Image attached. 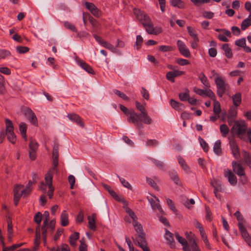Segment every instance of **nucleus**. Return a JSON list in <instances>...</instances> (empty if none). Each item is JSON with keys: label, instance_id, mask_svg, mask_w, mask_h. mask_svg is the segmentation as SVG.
<instances>
[{"label": "nucleus", "instance_id": "obj_1", "mask_svg": "<svg viewBox=\"0 0 251 251\" xmlns=\"http://www.w3.org/2000/svg\"><path fill=\"white\" fill-rule=\"evenodd\" d=\"M59 145L57 142L54 143L52 152V167L50 169L45 175V179L46 183L48 187L52 186L53 174L54 172H57V167L58 166V157H59Z\"/></svg>", "mask_w": 251, "mask_h": 251}, {"label": "nucleus", "instance_id": "obj_2", "mask_svg": "<svg viewBox=\"0 0 251 251\" xmlns=\"http://www.w3.org/2000/svg\"><path fill=\"white\" fill-rule=\"evenodd\" d=\"M120 109L128 117L127 121L129 123L134 124L137 128L141 129L143 127L142 123L139 120V116L138 114L134 111L133 109H128L126 106L122 104H120Z\"/></svg>", "mask_w": 251, "mask_h": 251}, {"label": "nucleus", "instance_id": "obj_3", "mask_svg": "<svg viewBox=\"0 0 251 251\" xmlns=\"http://www.w3.org/2000/svg\"><path fill=\"white\" fill-rule=\"evenodd\" d=\"M247 124L244 121L238 120L235 121L231 131L239 138H242L246 132H247Z\"/></svg>", "mask_w": 251, "mask_h": 251}, {"label": "nucleus", "instance_id": "obj_4", "mask_svg": "<svg viewBox=\"0 0 251 251\" xmlns=\"http://www.w3.org/2000/svg\"><path fill=\"white\" fill-rule=\"evenodd\" d=\"M135 105L137 109L141 112L140 114H138L139 116V120L142 123L143 122L146 124H151L152 123L151 119L148 116V113L144 106L141 103L136 101Z\"/></svg>", "mask_w": 251, "mask_h": 251}, {"label": "nucleus", "instance_id": "obj_5", "mask_svg": "<svg viewBox=\"0 0 251 251\" xmlns=\"http://www.w3.org/2000/svg\"><path fill=\"white\" fill-rule=\"evenodd\" d=\"M8 140L13 144L16 141V137L14 132V126L11 120L8 119L5 120Z\"/></svg>", "mask_w": 251, "mask_h": 251}, {"label": "nucleus", "instance_id": "obj_6", "mask_svg": "<svg viewBox=\"0 0 251 251\" xmlns=\"http://www.w3.org/2000/svg\"><path fill=\"white\" fill-rule=\"evenodd\" d=\"M215 82L217 88V94L219 97L221 98L225 93L226 87H228V85L226 84L224 80L219 76L215 78Z\"/></svg>", "mask_w": 251, "mask_h": 251}, {"label": "nucleus", "instance_id": "obj_7", "mask_svg": "<svg viewBox=\"0 0 251 251\" xmlns=\"http://www.w3.org/2000/svg\"><path fill=\"white\" fill-rule=\"evenodd\" d=\"M133 13L137 19L143 25L151 19L149 16L144 11L137 8L133 9Z\"/></svg>", "mask_w": 251, "mask_h": 251}, {"label": "nucleus", "instance_id": "obj_8", "mask_svg": "<svg viewBox=\"0 0 251 251\" xmlns=\"http://www.w3.org/2000/svg\"><path fill=\"white\" fill-rule=\"evenodd\" d=\"M133 225L135 231L137 233V234L135 235V238L137 240L142 239V241H144L145 238H146V235L143 231L142 225L137 221L136 223H133Z\"/></svg>", "mask_w": 251, "mask_h": 251}, {"label": "nucleus", "instance_id": "obj_9", "mask_svg": "<svg viewBox=\"0 0 251 251\" xmlns=\"http://www.w3.org/2000/svg\"><path fill=\"white\" fill-rule=\"evenodd\" d=\"M238 226L243 238L248 245L251 247V237L246 228L241 222L238 223Z\"/></svg>", "mask_w": 251, "mask_h": 251}, {"label": "nucleus", "instance_id": "obj_10", "mask_svg": "<svg viewBox=\"0 0 251 251\" xmlns=\"http://www.w3.org/2000/svg\"><path fill=\"white\" fill-rule=\"evenodd\" d=\"M232 172L238 176H244L245 173V168L242 165L236 161H233L231 163Z\"/></svg>", "mask_w": 251, "mask_h": 251}, {"label": "nucleus", "instance_id": "obj_11", "mask_svg": "<svg viewBox=\"0 0 251 251\" xmlns=\"http://www.w3.org/2000/svg\"><path fill=\"white\" fill-rule=\"evenodd\" d=\"M224 175L228 179L229 184L232 186H235L237 183V178L235 174L231 170L226 169L224 170Z\"/></svg>", "mask_w": 251, "mask_h": 251}, {"label": "nucleus", "instance_id": "obj_12", "mask_svg": "<svg viewBox=\"0 0 251 251\" xmlns=\"http://www.w3.org/2000/svg\"><path fill=\"white\" fill-rule=\"evenodd\" d=\"M143 26L145 28L146 31L150 34L157 35L162 32L161 28H158L157 30L153 27V24L150 19L149 22L143 24Z\"/></svg>", "mask_w": 251, "mask_h": 251}, {"label": "nucleus", "instance_id": "obj_13", "mask_svg": "<svg viewBox=\"0 0 251 251\" xmlns=\"http://www.w3.org/2000/svg\"><path fill=\"white\" fill-rule=\"evenodd\" d=\"M44 216L45 218L43 221V226L41 227V230L44 241L46 243L47 241V228L49 221V212L45 211Z\"/></svg>", "mask_w": 251, "mask_h": 251}, {"label": "nucleus", "instance_id": "obj_14", "mask_svg": "<svg viewBox=\"0 0 251 251\" xmlns=\"http://www.w3.org/2000/svg\"><path fill=\"white\" fill-rule=\"evenodd\" d=\"M177 45L180 53L185 57H190L191 56V52L189 49L187 48L185 44L180 40H178Z\"/></svg>", "mask_w": 251, "mask_h": 251}, {"label": "nucleus", "instance_id": "obj_15", "mask_svg": "<svg viewBox=\"0 0 251 251\" xmlns=\"http://www.w3.org/2000/svg\"><path fill=\"white\" fill-rule=\"evenodd\" d=\"M154 198V199L153 198H148V200L153 210H156L157 209L161 214H163L164 211L159 204L158 199L155 196Z\"/></svg>", "mask_w": 251, "mask_h": 251}, {"label": "nucleus", "instance_id": "obj_16", "mask_svg": "<svg viewBox=\"0 0 251 251\" xmlns=\"http://www.w3.org/2000/svg\"><path fill=\"white\" fill-rule=\"evenodd\" d=\"M77 64L84 70L86 72L90 74H95V71L92 68L83 60L78 58L76 59Z\"/></svg>", "mask_w": 251, "mask_h": 251}, {"label": "nucleus", "instance_id": "obj_17", "mask_svg": "<svg viewBox=\"0 0 251 251\" xmlns=\"http://www.w3.org/2000/svg\"><path fill=\"white\" fill-rule=\"evenodd\" d=\"M67 117L71 121L76 123L82 127L84 126V124L82 118L76 114L70 113L68 115Z\"/></svg>", "mask_w": 251, "mask_h": 251}, {"label": "nucleus", "instance_id": "obj_18", "mask_svg": "<svg viewBox=\"0 0 251 251\" xmlns=\"http://www.w3.org/2000/svg\"><path fill=\"white\" fill-rule=\"evenodd\" d=\"M7 241L9 243H11L13 237V225L11 219L9 217L7 219Z\"/></svg>", "mask_w": 251, "mask_h": 251}, {"label": "nucleus", "instance_id": "obj_19", "mask_svg": "<svg viewBox=\"0 0 251 251\" xmlns=\"http://www.w3.org/2000/svg\"><path fill=\"white\" fill-rule=\"evenodd\" d=\"M230 145L233 155L235 159H239L240 157V153L238 145L234 141L230 142Z\"/></svg>", "mask_w": 251, "mask_h": 251}, {"label": "nucleus", "instance_id": "obj_20", "mask_svg": "<svg viewBox=\"0 0 251 251\" xmlns=\"http://www.w3.org/2000/svg\"><path fill=\"white\" fill-rule=\"evenodd\" d=\"M125 205L123 206V208L125 209L126 212L128 214L129 216L132 219V223H136L137 221L138 218L137 216L135 215V213L128 207V203L126 201V204L124 203Z\"/></svg>", "mask_w": 251, "mask_h": 251}, {"label": "nucleus", "instance_id": "obj_21", "mask_svg": "<svg viewBox=\"0 0 251 251\" xmlns=\"http://www.w3.org/2000/svg\"><path fill=\"white\" fill-rule=\"evenodd\" d=\"M237 109L236 108H230L227 115V122L229 125H231L233 120H235L237 116Z\"/></svg>", "mask_w": 251, "mask_h": 251}, {"label": "nucleus", "instance_id": "obj_22", "mask_svg": "<svg viewBox=\"0 0 251 251\" xmlns=\"http://www.w3.org/2000/svg\"><path fill=\"white\" fill-rule=\"evenodd\" d=\"M169 175L171 178L172 180L177 185L182 186V183L180 182L179 177L177 173L175 171H171L169 172Z\"/></svg>", "mask_w": 251, "mask_h": 251}, {"label": "nucleus", "instance_id": "obj_23", "mask_svg": "<svg viewBox=\"0 0 251 251\" xmlns=\"http://www.w3.org/2000/svg\"><path fill=\"white\" fill-rule=\"evenodd\" d=\"M170 4L173 7H176L179 9H184L186 7L185 2L181 0H171Z\"/></svg>", "mask_w": 251, "mask_h": 251}, {"label": "nucleus", "instance_id": "obj_24", "mask_svg": "<svg viewBox=\"0 0 251 251\" xmlns=\"http://www.w3.org/2000/svg\"><path fill=\"white\" fill-rule=\"evenodd\" d=\"M176 238L178 242L183 246V250L188 248L187 241L183 237L180 236L178 232H175Z\"/></svg>", "mask_w": 251, "mask_h": 251}, {"label": "nucleus", "instance_id": "obj_25", "mask_svg": "<svg viewBox=\"0 0 251 251\" xmlns=\"http://www.w3.org/2000/svg\"><path fill=\"white\" fill-rule=\"evenodd\" d=\"M242 156L245 163L251 169V154L249 152L243 151Z\"/></svg>", "mask_w": 251, "mask_h": 251}, {"label": "nucleus", "instance_id": "obj_26", "mask_svg": "<svg viewBox=\"0 0 251 251\" xmlns=\"http://www.w3.org/2000/svg\"><path fill=\"white\" fill-rule=\"evenodd\" d=\"M61 225L66 226L69 224L68 214L66 210H64L60 216Z\"/></svg>", "mask_w": 251, "mask_h": 251}, {"label": "nucleus", "instance_id": "obj_27", "mask_svg": "<svg viewBox=\"0 0 251 251\" xmlns=\"http://www.w3.org/2000/svg\"><path fill=\"white\" fill-rule=\"evenodd\" d=\"M40 227L37 226L35 229V239L34 240L35 249H36L40 245Z\"/></svg>", "mask_w": 251, "mask_h": 251}, {"label": "nucleus", "instance_id": "obj_28", "mask_svg": "<svg viewBox=\"0 0 251 251\" xmlns=\"http://www.w3.org/2000/svg\"><path fill=\"white\" fill-rule=\"evenodd\" d=\"M88 227L91 230H95L96 228L95 222V216L93 214L92 216H88Z\"/></svg>", "mask_w": 251, "mask_h": 251}, {"label": "nucleus", "instance_id": "obj_29", "mask_svg": "<svg viewBox=\"0 0 251 251\" xmlns=\"http://www.w3.org/2000/svg\"><path fill=\"white\" fill-rule=\"evenodd\" d=\"M233 103L235 107L238 106L241 103L242 96L241 93H238L232 97Z\"/></svg>", "mask_w": 251, "mask_h": 251}, {"label": "nucleus", "instance_id": "obj_30", "mask_svg": "<svg viewBox=\"0 0 251 251\" xmlns=\"http://www.w3.org/2000/svg\"><path fill=\"white\" fill-rule=\"evenodd\" d=\"M170 104L171 106L176 110L180 111L182 108H184L183 104L179 103L173 99L171 100Z\"/></svg>", "mask_w": 251, "mask_h": 251}, {"label": "nucleus", "instance_id": "obj_31", "mask_svg": "<svg viewBox=\"0 0 251 251\" xmlns=\"http://www.w3.org/2000/svg\"><path fill=\"white\" fill-rule=\"evenodd\" d=\"M24 243H20V244H14L12 246L8 247H5L4 242L2 244V251H14L16 249L21 247Z\"/></svg>", "mask_w": 251, "mask_h": 251}, {"label": "nucleus", "instance_id": "obj_32", "mask_svg": "<svg viewBox=\"0 0 251 251\" xmlns=\"http://www.w3.org/2000/svg\"><path fill=\"white\" fill-rule=\"evenodd\" d=\"M199 79L201 80V82L204 85L206 88L210 87V83L208 82V79L205 75L203 73H201L199 75Z\"/></svg>", "mask_w": 251, "mask_h": 251}, {"label": "nucleus", "instance_id": "obj_33", "mask_svg": "<svg viewBox=\"0 0 251 251\" xmlns=\"http://www.w3.org/2000/svg\"><path fill=\"white\" fill-rule=\"evenodd\" d=\"M165 238L166 240L168 241V243L171 246H174L175 245L174 234L167 229L165 230Z\"/></svg>", "mask_w": 251, "mask_h": 251}, {"label": "nucleus", "instance_id": "obj_34", "mask_svg": "<svg viewBox=\"0 0 251 251\" xmlns=\"http://www.w3.org/2000/svg\"><path fill=\"white\" fill-rule=\"evenodd\" d=\"M213 151L218 155L222 154L221 142L220 140L215 142L213 147Z\"/></svg>", "mask_w": 251, "mask_h": 251}, {"label": "nucleus", "instance_id": "obj_35", "mask_svg": "<svg viewBox=\"0 0 251 251\" xmlns=\"http://www.w3.org/2000/svg\"><path fill=\"white\" fill-rule=\"evenodd\" d=\"M222 49L225 51V55L227 58H230L232 57V50L228 44H224Z\"/></svg>", "mask_w": 251, "mask_h": 251}, {"label": "nucleus", "instance_id": "obj_36", "mask_svg": "<svg viewBox=\"0 0 251 251\" xmlns=\"http://www.w3.org/2000/svg\"><path fill=\"white\" fill-rule=\"evenodd\" d=\"M109 194L111 195V196L116 201L122 202L126 204V201L125 200V199L122 197H119L117 193L114 191V190L111 191L109 193Z\"/></svg>", "mask_w": 251, "mask_h": 251}, {"label": "nucleus", "instance_id": "obj_37", "mask_svg": "<svg viewBox=\"0 0 251 251\" xmlns=\"http://www.w3.org/2000/svg\"><path fill=\"white\" fill-rule=\"evenodd\" d=\"M27 129L26 125L25 123H22L20 125L19 130L23 136L25 141L27 140L26 132Z\"/></svg>", "mask_w": 251, "mask_h": 251}, {"label": "nucleus", "instance_id": "obj_38", "mask_svg": "<svg viewBox=\"0 0 251 251\" xmlns=\"http://www.w3.org/2000/svg\"><path fill=\"white\" fill-rule=\"evenodd\" d=\"M138 246L143 250V251H151L147 245V243L145 238L144 241L141 240H137Z\"/></svg>", "mask_w": 251, "mask_h": 251}, {"label": "nucleus", "instance_id": "obj_39", "mask_svg": "<svg viewBox=\"0 0 251 251\" xmlns=\"http://www.w3.org/2000/svg\"><path fill=\"white\" fill-rule=\"evenodd\" d=\"M220 130L223 137H226L229 131L228 127L225 124H223L220 126Z\"/></svg>", "mask_w": 251, "mask_h": 251}, {"label": "nucleus", "instance_id": "obj_40", "mask_svg": "<svg viewBox=\"0 0 251 251\" xmlns=\"http://www.w3.org/2000/svg\"><path fill=\"white\" fill-rule=\"evenodd\" d=\"M221 112V108L220 102L216 100H214L213 112L216 115H219Z\"/></svg>", "mask_w": 251, "mask_h": 251}, {"label": "nucleus", "instance_id": "obj_41", "mask_svg": "<svg viewBox=\"0 0 251 251\" xmlns=\"http://www.w3.org/2000/svg\"><path fill=\"white\" fill-rule=\"evenodd\" d=\"M178 97L181 101L188 100L189 97V91L188 89H186L185 92L179 93Z\"/></svg>", "mask_w": 251, "mask_h": 251}, {"label": "nucleus", "instance_id": "obj_42", "mask_svg": "<svg viewBox=\"0 0 251 251\" xmlns=\"http://www.w3.org/2000/svg\"><path fill=\"white\" fill-rule=\"evenodd\" d=\"M178 161L179 165L181 166V167L185 171L188 172L189 171V168L186 164V162L185 161L183 158L179 156L178 158Z\"/></svg>", "mask_w": 251, "mask_h": 251}, {"label": "nucleus", "instance_id": "obj_43", "mask_svg": "<svg viewBox=\"0 0 251 251\" xmlns=\"http://www.w3.org/2000/svg\"><path fill=\"white\" fill-rule=\"evenodd\" d=\"M250 25H251V20L250 18H247L241 23V28L242 30H244Z\"/></svg>", "mask_w": 251, "mask_h": 251}, {"label": "nucleus", "instance_id": "obj_44", "mask_svg": "<svg viewBox=\"0 0 251 251\" xmlns=\"http://www.w3.org/2000/svg\"><path fill=\"white\" fill-rule=\"evenodd\" d=\"M21 111L22 113L27 118H28L31 115L34 113L31 109L27 107H22L21 109Z\"/></svg>", "mask_w": 251, "mask_h": 251}, {"label": "nucleus", "instance_id": "obj_45", "mask_svg": "<svg viewBox=\"0 0 251 251\" xmlns=\"http://www.w3.org/2000/svg\"><path fill=\"white\" fill-rule=\"evenodd\" d=\"M38 148V143L32 140H30L29 144V151H37Z\"/></svg>", "mask_w": 251, "mask_h": 251}, {"label": "nucleus", "instance_id": "obj_46", "mask_svg": "<svg viewBox=\"0 0 251 251\" xmlns=\"http://www.w3.org/2000/svg\"><path fill=\"white\" fill-rule=\"evenodd\" d=\"M114 93L125 100L129 101L130 100V99L128 97H127L125 94L119 90H115L114 91Z\"/></svg>", "mask_w": 251, "mask_h": 251}, {"label": "nucleus", "instance_id": "obj_47", "mask_svg": "<svg viewBox=\"0 0 251 251\" xmlns=\"http://www.w3.org/2000/svg\"><path fill=\"white\" fill-rule=\"evenodd\" d=\"M42 214L41 212H38L34 217V222L38 225V226L40 227V225L42 221Z\"/></svg>", "mask_w": 251, "mask_h": 251}, {"label": "nucleus", "instance_id": "obj_48", "mask_svg": "<svg viewBox=\"0 0 251 251\" xmlns=\"http://www.w3.org/2000/svg\"><path fill=\"white\" fill-rule=\"evenodd\" d=\"M64 25L65 27L66 28L69 29L71 30V31L75 32H77V29L74 25H73L68 22H65Z\"/></svg>", "mask_w": 251, "mask_h": 251}, {"label": "nucleus", "instance_id": "obj_49", "mask_svg": "<svg viewBox=\"0 0 251 251\" xmlns=\"http://www.w3.org/2000/svg\"><path fill=\"white\" fill-rule=\"evenodd\" d=\"M174 48L171 46L162 45L159 46V50L162 52H167L173 50Z\"/></svg>", "mask_w": 251, "mask_h": 251}, {"label": "nucleus", "instance_id": "obj_50", "mask_svg": "<svg viewBox=\"0 0 251 251\" xmlns=\"http://www.w3.org/2000/svg\"><path fill=\"white\" fill-rule=\"evenodd\" d=\"M189 241L192 251H196V250L199 249L197 244L195 241V240L193 238L189 239Z\"/></svg>", "mask_w": 251, "mask_h": 251}, {"label": "nucleus", "instance_id": "obj_51", "mask_svg": "<svg viewBox=\"0 0 251 251\" xmlns=\"http://www.w3.org/2000/svg\"><path fill=\"white\" fill-rule=\"evenodd\" d=\"M28 120L31 123V124L37 126L38 125V121L34 113H33L31 116H30L28 118Z\"/></svg>", "mask_w": 251, "mask_h": 251}, {"label": "nucleus", "instance_id": "obj_52", "mask_svg": "<svg viewBox=\"0 0 251 251\" xmlns=\"http://www.w3.org/2000/svg\"><path fill=\"white\" fill-rule=\"evenodd\" d=\"M16 50L20 54L25 53L27 52L29 49L27 47L24 46H17L16 47Z\"/></svg>", "mask_w": 251, "mask_h": 251}, {"label": "nucleus", "instance_id": "obj_53", "mask_svg": "<svg viewBox=\"0 0 251 251\" xmlns=\"http://www.w3.org/2000/svg\"><path fill=\"white\" fill-rule=\"evenodd\" d=\"M10 55L11 53L9 50L0 49V59H4Z\"/></svg>", "mask_w": 251, "mask_h": 251}, {"label": "nucleus", "instance_id": "obj_54", "mask_svg": "<svg viewBox=\"0 0 251 251\" xmlns=\"http://www.w3.org/2000/svg\"><path fill=\"white\" fill-rule=\"evenodd\" d=\"M55 220H52L50 221L49 224H48L47 230L48 229L49 232L52 233L55 228Z\"/></svg>", "mask_w": 251, "mask_h": 251}, {"label": "nucleus", "instance_id": "obj_55", "mask_svg": "<svg viewBox=\"0 0 251 251\" xmlns=\"http://www.w3.org/2000/svg\"><path fill=\"white\" fill-rule=\"evenodd\" d=\"M199 141L201 145V147L203 149L205 152H207L208 151L209 147L206 142L201 137H199Z\"/></svg>", "mask_w": 251, "mask_h": 251}, {"label": "nucleus", "instance_id": "obj_56", "mask_svg": "<svg viewBox=\"0 0 251 251\" xmlns=\"http://www.w3.org/2000/svg\"><path fill=\"white\" fill-rule=\"evenodd\" d=\"M166 201L169 207L170 208V209L172 210L174 212H176L177 210L172 200H171L170 199H167Z\"/></svg>", "mask_w": 251, "mask_h": 251}, {"label": "nucleus", "instance_id": "obj_57", "mask_svg": "<svg viewBox=\"0 0 251 251\" xmlns=\"http://www.w3.org/2000/svg\"><path fill=\"white\" fill-rule=\"evenodd\" d=\"M102 46L104 47V48L111 50L113 52L115 51V48L114 47L108 43V42L104 40V41L102 43V44L101 45Z\"/></svg>", "mask_w": 251, "mask_h": 251}, {"label": "nucleus", "instance_id": "obj_58", "mask_svg": "<svg viewBox=\"0 0 251 251\" xmlns=\"http://www.w3.org/2000/svg\"><path fill=\"white\" fill-rule=\"evenodd\" d=\"M205 95L209 98H210L211 100H215V95L213 92V91L210 89L205 90Z\"/></svg>", "mask_w": 251, "mask_h": 251}, {"label": "nucleus", "instance_id": "obj_59", "mask_svg": "<svg viewBox=\"0 0 251 251\" xmlns=\"http://www.w3.org/2000/svg\"><path fill=\"white\" fill-rule=\"evenodd\" d=\"M158 144V142L154 139H150L146 141V145L149 147H155Z\"/></svg>", "mask_w": 251, "mask_h": 251}, {"label": "nucleus", "instance_id": "obj_60", "mask_svg": "<svg viewBox=\"0 0 251 251\" xmlns=\"http://www.w3.org/2000/svg\"><path fill=\"white\" fill-rule=\"evenodd\" d=\"M176 62L181 66L187 65L190 64V62L188 60L182 58L177 59Z\"/></svg>", "mask_w": 251, "mask_h": 251}, {"label": "nucleus", "instance_id": "obj_61", "mask_svg": "<svg viewBox=\"0 0 251 251\" xmlns=\"http://www.w3.org/2000/svg\"><path fill=\"white\" fill-rule=\"evenodd\" d=\"M143 42V39L142 36L141 35H137L136 37V45L138 50L140 49Z\"/></svg>", "mask_w": 251, "mask_h": 251}, {"label": "nucleus", "instance_id": "obj_62", "mask_svg": "<svg viewBox=\"0 0 251 251\" xmlns=\"http://www.w3.org/2000/svg\"><path fill=\"white\" fill-rule=\"evenodd\" d=\"M187 31L189 35L193 38H198L196 31L190 26L187 27Z\"/></svg>", "mask_w": 251, "mask_h": 251}, {"label": "nucleus", "instance_id": "obj_63", "mask_svg": "<svg viewBox=\"0 0 251 251\" xmlns=\"http://www.w3.org/2000/svg\"><path fill=\"white\" fill-rule=\"evenodd\" d=\"M80 245L79 247V251H87V246L85 243L84 239L80 240Z\"/></svg>", "mask_w": 251, "mask_h": 251}, {"label": "nucleus", "instance_id": "obj_64", "mask_svg": "<svg viewBox=\"0 0 251 251\" xmlns=\"http://www.w3.org/2000/svg\"><path fill=\"white\" fill-rule=\"evenodd\" d=\"M166 78L168 80L170 81L171 82H174L175 81V77L174 75V73L172 71L168 72L166 74Z\"/></svg>", "mask_w": 251, "mask_h": 251}]
</instances>
